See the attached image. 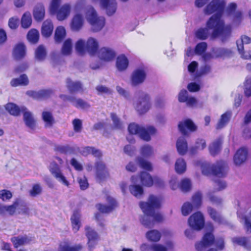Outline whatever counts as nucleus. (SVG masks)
<instances>
[{
	"label": "nucleus",
	"instance_id": "obj_47",
	"mask_svg": "<svg viewBox=\"0 0 251 251\" xmlns=\"http://www.w3.org/2000/svg\"><path fill=\"white\" fill-rule=\"evenodd\" d=\"M146 237L149 241L157 242L161 238V234L157 230H151L147 232Z\"/></svg>",
	"mask_w": 251,
	"mask_h": 251
},
{
	"label": "nucleus",
	"instance_id": "obj_5",
	"mask_svg": "<svg viewBox=\"0 0 251 251\" xmlns=\"http://www.w3.org/2000/svg\"><path fill=\"white\" fill-rule=\"evenodd\" d=\"M128 130L130 134H138L139 137L146 141L151 140V135L156 132V128L153 126H148L146 128L135 123L130 124Z\"/></svg>",
	"mask_w": 251,
	"mask_h": 251
},
{
	"label": "nucleus",
	"instance_id": "obj_45",
	"mask_svg": "<svg viewBox=\"0 0 251 251\" xmlns=\"http://www.w3.org/2000/svg\"><path fill=\"white\" fill-rule=\"evenodd\" d=\"M231 113L230 112H226L222 115L221 119L217 124V128L221 129L223 128L230 120Z\"/></svg>",
	"mask_w": 251,
	"mask_h": 251
},
{
	"label": "nucleus",
	"instance_id": "obj_23",
	"mask_svg": "<svg viewBox=\"0 0 251 251\" xmlns=\"http://www.w3.org/2000/svg\"><path fill=\"white\" fill-rule=\"evenodd\" d=\"M129 64L128 59L124 54L119 55L116 59V66L120 72L125 71Z\"/></svg>",
	"mask_w": 251,
	"mask_h": 251
},
{
	"label": "nucleus",
	"instance_id": "obj_54",
	"mask_svg": "<svg viewBox=\"0 0 251 251\" xmlns=\"http://www.w3.org/2000/svg\"><path fill=\"white\" fill-rule=\"evenodd\" d=\"M110 117L113 121L114 128L118 129H122L123 127L122 123L117 115L114 113H111Z\"/></svg>",
	"mask_w": 251,
	"mask_h": 251
},
{
	"label": "nucleus",
	"instance_id": "obj_18",
	"mask_svg": "<svg viewBox=\"0 0 251 251\" xmlns=\"http://www.w3.org/2000/svg\"><path fill=\"white\" fill-rule=\"evenodd\" d=\"M25 46L23 43H19L15 46L13 49V55L16 60H19L25 57Z\"/></svg>",
	"mask_w": 251,
	"mask_h": 251
},
{
	"label": "nucleus",
	"instance_id": "obj_36",
	"mask_svg": "<svg viewBox=\"0 0 251 251\" xmlns=\"http://www.w3.org/2000/svg\"><path fill=\"white\" fill-rule=\"evenodd\" d=\"M66 35V30L63 26H58L54 33V41L56 43L59 44L62 42Z\"/></svg>",
	"mask_w": 251,
	"mask_h": 251
},
{
	"label": "nucleus",
	"instance_id": "obj_19",
	"mask_svg": "<svg viewBox=\"0 0 251 251\" xmlns=\"http://www.w3.org/2000/svg\"><path fill=\"white\" fill-rule=\"evenodd\" d=\"M83 246L78 244L74 246H71L68 242L61 243L58 247L57 251H81Z\"/></svg>",
	"mask_w": 251,
	"mask_h": 251
},
{
	"label": "nucleus",
	"instance_id": "obj_20",
	"mask_svg": "<svg viewBox=\"0 0 251 251\" xmlns=\"http://www.w3.org/2000/svg\"><path fill=\"white\" fill-rule=\"evenodd\" d=\"M71 11V5L69 3L63 5L56 13L58 20L62 21L66 19L69 15Z\"/></svg>",
	"mask_w": 251,
	"mask_h": 251
},
{
	"label": "nucleus",
	"instance_id": "obj_28",
	"mask_svg": "<svg viewBox=\"0 0 251 251\" xmlns=\"http://www.w3.org/2000/svg\"><path fill=\"white\" fill-rule=\"evenodd\" d=\"M207 212L210 218L215 222L218 224H224L225 220L222 215L214 208L208 206Z\"/></svg>",
	"mask_w": 251,
	"mask_h": 251
},
{
	"label": "nucleus",
	"instance_id": "obj_7",
	"mask_svg": "<svg viewBox=\"0 0 251 251\" xmlns=\"http://www.w3.org/2000/svg\"><path fill=\"white\" fill-rule=\"evenodd\" d=\"M86 19L91 25L92 31L97 32L101 30L105 23L103 17H98L97 12L93 8H91L86 14Z\"/></svg>",
	"mask_w": 251,
	"mask_h": 251
},
{
	"label": "nucleus",
	"instance_id": "obj_61",
	"mask_svg": "<svg viewBox=\"0 0 251 251\" xmlns=\"http://www.w3.org/2000/svg\"><path fill=\"white\" fill-rule=\"evenodd\" d=\"M97 209L102 213H109L114 209V207L112 206H108L101 203H99L96 205Z\"/></svg>",
	"mask_w": 251,
	"mask_h": 251
},
{
	"label": "nucleus",
	"instance_id": "obj_58",
	"mask_svg": "<svg viewBox=\"0 0 251 251\" xmlns=\"http://www.w3.org/2000/svg\"><path fill=\"white\" fill-rule=\"evenodd\" d=\"M152 148L148 145L143 146L141 149V154L144 157H149L153 154Z\"/></svg>",
	"mask_w": 251,
	"mask_h": 251
},
{
	"label": "nucleus",
	"instance_id": "obj_56",
	"mask_svg": "<svg viewBox=\"0 0 251 251\" xmlns=\"http://www.w3.org/2000/svg\"><path fill=\"white\" fill-rule=\"evenodd\" d=\"M194 208L192 204L189 202H185L181 207V212L183 216L188 215Z\"/></svg>",
	"mask_w": 251,
	"mask_h": 251
},
{
	"label": "nucleus",
	"instance_id": "obj_34",
	"mask_svg": "<svg viewBox=\"0 0 251 251\" xmlns=\"http://www.w3.org/2000/svg\"><path fill=\"white\" fill-rule=\"evenodd\" d=\"M47 55L46 49L44 45H39L35 50V59L38 61H44Z\"/></svg>",
	"mask_w": 251,
	"mask_h": 251
},
{
	"label": "nucleus",
	"instance_id": "obj_63",
	"mask_svg": "<svg viewBox=\"0 0 251 251\" xmlns=\"http://www.w3.org/2000/svg\"><path fill=\"white\" fill-rule=\"evenodd\" d=\"M75 50L79 54H83L85 50V44L83 40H79L75 44Z\"/></svg>",
	"mask_w": 251,
	"mask_h": 251
},
{
	"label": "nucleus",
	"instance_id": "obj_60",
	"mask_svg": "<svg viewBox=\"0 0 251 251\" xmlns=\"http://www.w3.org/2000/svg\"><path fill=\"white\" fill-rule=\"evenodd\" d=\"M61 0H52L50 7V13L51 15H54L59 9Z\"/></svg>",
	"mask_w": 251,
	"mask_h": 251
},
{
	"label": "nucleus",
	"instance_id": "obj_55",
	"mask_svg": "<svg viewBox=\"0 0 251 251\" xmlns=\"http://www.w3.org/2000/svg\"><path fill=\"white\" fill-rule=\"evenodd\" d=\"M207 44L206 42H201L198 43L195 48V53L196 54L201 55L206 50Z\"/></svg>",
	"mask_w": 251,
	"mask_h": 251
},
{
	"label": "nucleus",
	"instance_id": "obj_15",
	"mask_svg": "<svg viewBox=\"0 0 251 251\" xmlns=\"http://www.w3.org/2000/svg\"><path fill=\"white\" fill-rule=\"evenodd\" d=\"M248 151L247 148L242 147L238 149L235 153L233 160L236 166H239L245 162L247 158Z\"/></svg>",
	"mask_w": 251,
	"mask_h": 251
},
{
	"label": "nucleus",
	"instance_id": "obj_9",
	"mask_svg": "<svg viewBox=\"0 0 251 251\" xmlns=\"http://www.w3.org/2000/svg\"><path fill=\"white\" fill-rule=\"evenodd\" d=\"M215 237L212 233H205L202 240L195 244V248L197 251H203L205 248L211 246L214 244Z\"/></svg>",
	"mask_w": 251,
	"mask_h": 251
},
{
	"label": "nucleus",
	"instance_id": "obj_10",
	"mask_svg": "<svg viewBox=\"0 0 251 251\" xmlns=\"http://www.w3.org/2000/svg\"><path fill=\"white\" fill-rule=\"evenodd\" d=\"M178 128L182 135L187 136L188 135L187 129L191 132H194L197 130V126L191 120L186 119L179 123Z\"/></svg>",
	"mask_w": 251,
	"mask_h": 251
},
{
	"label": "nucleus",
	"instance_id": "obj_59",
	"mask_svg": "<svg viewBox=\"0 0 251 251\" xmlns=\"http://www.w3.org/2000/svg\"><path fill=\"white\" fill-rule=\"evenodd\" d=\"M73 105L76 108H80L81 109L88 108L90 107V105L88 104V102L84 101L81 99H75V102L73 104Z\"/></svg>",
	"mask_w": 251,
	"mask_h": 251
},
{
	"label": "nucleus",
	"instance_id": "obj_33",
	"mask_svg": "<svg viewBox=\"0 0 251 251\" xmlns=\"http://www.w3.org/2000/svg\"><path fill=\"white\" fill-rule=\"evenodd\" d=\"M80 214L77 210L74 212L73 214L71 216V220L74 232L78 231L80 226Z\"/></svg>",
	"mask_w": 251,
	"mask_h": 251
},
{
	"label": "nucleus",
	"instance_id": "obj_38",
	"mask_svg": "<svg viewBox=\"0 0 251 251\" xmlns=\"http://www.w3.org/2000/svg\"><path fill=\"white\" fill-rule=\"evenodd\" d=\"M6 110L12 115L17 116L22 112V106L19 107L16 104L8 103L5 106Z\"/></svg>",
	"mask_w": 251,
	"mask_h": 251
},
{
	"label": "nucleus",
	"instance_id": "obj_27",
	"mask_svg": "<svg viewBox=\"0 0 251 251\" xmlns=\"http://www.w3.org/2000/svg\"><path fill=\"white\" fill-rule=\"evenodd\" d=\"M18 204V201H15L12 205L9 206L0 204V215L4 216L6 212H7L10 215H13L15 212L16 208Z\"/></svg>",
	"mask_w": 251,
	"mask_h": 251
},
{
	"label": "nucleus",
	"instance_id": "obj_49",
	"mask_svg": "<svg viewBox=\"0 0 251 251\" xmlns=\"http://www.w3.org/2000/svg\"><path fill=\"white\" fill-rule=\"evenodd\" d=\"M83 152V154L85 153H86V154H92L97 157H100L102 155V153L100 150L92 147L88 146L84 148Z\"/></svg>",
	"mask_w": 251,
	"mask_h": 251
},
{
	"label": "nucleus",
	"instance_id": "obj_29",
	"mask_svg": "<svg viewBox=\"0 0 251 251\" xmlns=\"http://www.w3.org/2000/svg\"><path fill=\"white\" fill-rule=\"evenodd\" d=\"M222 142V139L219 138L209 145V151L211 155L214 156L220 152L221 150Z\"/></svg>",
	"mask_w": 251,
	"mask_h": 251
},
{
	"label": "nucleus",
	"instance_id": "obj_57",
	"mask_svg": "<svg viewBox=\"0 0 251 251\" xmlns=\"http://www.w3.org/2000/svg\"><path fill=\"white\" fill-rule=\"evenodd\" d=\"M211 71V67L208 65H205L203 66H201L199 72H196L195 75V78L201 77L203 75H205Z\"/></svg>",
	"mask_w": 251,
	"mask_h": 251
},
{
	"label": "nucleus",
	"instance_id": "obj_12",
	"mask_svg": "<svg viewBox=\"0 0 251 251\" xmlns=\"http://www.w3.org/2000/svg\"><path fill=\"white\" fill-rule=\"evenodd\" d=\"M22 112L23 113V120L25 126L29 129L34 130L36 126V121L32 113L24 106H22Z\"/></svg>",
	"mask_w": 251,
	"mask_h": 251
},
{
	"label": "nucleus",
	"instance_id": "obj_21",
	"mask_svg": "<svg viewBox=\"0 0 251 251\" xmlns=\"http://www.w3.org/2000/svg\"><path fill=\"white\" fill-rule=\"evenodd\" d=\"M45 10L43 4L37 3L34 8L33 15L37 22L42 21L45 17Z\"/></svg>",
	"mask_w": 251,
	"mask_h": 251
},
{
	"label": "nucleus",
	"instance_id": "obj_4",
	"mask_svg": "<svg viewBox=\"0 0 251 251\" xmlns=\"http://www.w3.org/2000/svg\"><path fill=\"white\" fill-rule=\"evenodd\" d=\"M134 104L136 110L140 114L146 113L151 105L150 95L142 90L137 91L134 95Z\"/></svg>",
	"mask_w": 251,
	"mask_h": 251
},
{
	"label": "nucleus",
	"instance_id": "obj_13",
	"mask_svg": "<svg viewBox=\"0 0 251 251\" xmlns=\"http://www.w3.org/2000/svg\"><path fill=\"white\" fill-rule=\"evenodd\" d=\"M96 170V177L100 181L104 180L109 176V173L105 164L101 162L98 161L95 164Z\"/></svg>",
	"mask_w": 251,
	"mask_h": 251
},
{
	"label": "nucleus",
	"instance_id": "obj_30",
	"mask_svg": "<svg viewBox=\"0 0 251 251\" xmlns=\"http://www.w3.org/2000/svg\"><path fill=\"white\" fill-rule=\"evenodd\" d=\"M54 151L65 154H75L76 152L75 148L69 145L64 146L55 145L54 146Z\"/></svg>",
	"mask_w": 251,
	"mask_h": 251
},
{
	"label": "nucleus",
	"instance_id": "obj_41",
	"mask_svg": "<svg viewBox=\"0 0 251 251\" xmlns=\"http://www.w3.org/2000/svg\"><path fill=\"white\" fill-rule=\"evenodd\" d=\"M140 220L142 224L147 228H152L154 226V221L150 215L144 214Z\"/></svg>",
	"mask_w": 251,
	"mask_h": 251
},
{
	"label": "nucleus",
	"instance_id": "obj_17",
	"mask_svg": "<svg viewBox=\"0 0 251 251\" xmlns=\"http://www.w3.org/2000/svg\"><path fill=\"white\" fill-rule=\"evenodd\" d=\"M99 43L98 41L92 37H90L85 44V50L91 55H95L98 51Z\"/></svg>",
	"mask_w": 251,
	"mask_h": 251
},
{
	"label": "nucleus",
	"instance_id": "obj_31",
	"mask_svg": "<svg viewBox=\"0 0 251 251\" xmlns=\"http://www.w3.org/2000/svg\"><path fill=\"white\" fill-rule=\"evenodd\" d=\"M83 21L82 16L80 14L75 15L72 19L71 29L73 31H79L83 25Z\"/></svg>",
	"mask_w": 251,
	"mask_h": 251
},
{
	"label": "nucleus",
	"instance_id": "obj_37",
	"mask_svg": "<svg viewBox=\"0 0 251 251\" xmlns=\"http://www.w3.org/2000/svg\"><path fill=\"white\" fill-rule=\"evenodd\" d=\"M142 184L148 187H150L153 184V178L149 173L146 172H142L140 176Z\"/></svg>",
	"mask_w": 251,
	"mask_h": 251
},
{
	"label": "nucleus",
	"instance_id": "obj_32",
	"mask_svg": "<svg viewBox=\"0 0 251 251\" xmlns=\"http://www.w3.org/2000/svg\"><path fill=\"white\" fill-rule=\"evenodd\" d=\"M66 86L71 93L78 92L82 89V84L80 82H73L70 78L66 79Z\"/></svg>",
	"mask_w": 251,
	"mask_h": 251
},
{
	"label": "nucleus",
	"instance_id": "obj_52",
	"mask_svg": "<svg viewBox=\"0 0 251 251\" xmlns=\"http://www.w3.org/2000/svg\"><path fill=\"white\" fill-rule=\"evenodd\" d=\"M179 187L181 190L183 192L189 191L191 188V181L187 178L182 180L180 183Z\"/></svg>",
	"mask_w": 251,
	"mask_h": 251
},
{
	"label": "nucleus",
	"instance_id": "obj_8",
	"mask_svg": "<svg viewBox=\"0 0 251 251\" xmlns=\"http://www.w3.org/2000/svg\"><path fill=\"white\" fill-rule=\"evenodd\" d=\"M189 226L196 231L201 230L204 226V218L200 211L195 212L188 219Z\"/></svg>",
	"mask_w": 251,
	"mask_h": 251
},
{
	"label": "nucleus",
	"instance_id": "obj_48",
	"mask_svg": "<svg viewBox=\"0 0 251 251\" xmlns=\"http://www.w3.org/2000/svg\"><path fill=\"white\" fill-rule=\"evenodd\" d=\"M186 163L182 158L178 159L175 163V169L178 174L183 173L186 170Z\"/></svg>",
	"mask_w": 251,
	"mask_h": 251
},
{
	"label": "nucleus",
	"instance_id": "obj_1",
	"mask_svg": "<svg viewBox=\"0 0 251 251\" xmlns=\"http://www.w3.org/2000/svg\"><path fill=\"white\" fill-rule=\"evenodd\" d=\"M210 29H213L210 35L211 40L219 38L220 42L223 44L227 42L232 36V27L231 25H226V26L214 25L213 27L210 28L207 25V21L206 27L198 29L195 33V36L200 40H206L209 36Z\"/></svg>",
	"mask_w": 251,
	"mask_h": 251
},
{
	"label": "nucleus",
	"instance_id": "obj_39",
	"mask_svg": "<svg viewBox=\"0 0 251 251\" xmlns=\"http://www.w3.org/2000/svg\"><path fill=\"white\" fill-rule=\"evenodd\" d=\"M72 42L70 38L67 39L63 43L61 48V53L63 55L68 56L72 53Z\"/></svg>",
	"mask_w": 251,
	"mask_h": 251
},
{
	"label": "nucleus",
	"instance_id": "obj_26",
	"mask_svg": "<svg viewBox=\"0 0 251 251\" xmlns=\"http://www.w3.org/2000/svg\"><path fill=\"white\" fill-rule=\"evenodd\" d=\"M33 240V238L31 237H28L25 235L22 237H14L11 238V241L13 244L15 248L30 243Z\"/></svg>",
	"mask_w": 251,
	"mask_h": 251
},
{
	"label": "nucleus",
	"instance_id": "obj_16",
	"mask_svg": "<svg viewBox=\"0 0 251 251\" xmlns=\"http://www.w3.org/2000/svg\"><path fill=\"white\" fill-rule=\"evenodd\" d=\"M146 77V74L144 70L141 69L136 70L132 75L131 83L132 85L136 86L142 83Z\"/></svg>",
	"mask_w": 251,
	"mask_h": 251
},
{
	"label": "nucleus",
	"instance_id": "obj_14",
	"mask_svg": "<svg viewBox=\"0 0 251 251\" xmlns=\"http://www.w3.org/2000/svg\"><path fill=\"white\" fill-rule=\"evenodd\" d=\"M211 51L215 58L229 57L233 54L230 49L222 47L212 48Z\"/></svg>",
	"mask_w": 251,
	"mask_h": 251
},
{
	"label": "nucleus",
	"instance_id": "obj_62",
	"mask_svg": "<svg viewBox=\"0 0 251 251\" xmlns=\"http://www.w3.org/2000/svg\"><path fill=\"white\" fill-rule=\"evenodd\" d=\"M42 191L41 186L39 184L33 185L32 189L29 191V194L31 197H35L40 195Z\"/></svg>",
	"mask_w": 251,
	"mask_h": 251
},
{
	"label": "nucleus",
	"instance_id": "obj_35",
	"mask_svg": "<svg viewBox=\"0 0 251 251\" xmlns=\"http://www.w3.org/2000/svg\"><path fill=\"white\" fill-rule=\"evenodd\" d=\"M42 118L45 123L46 127H51L55 123L54 118L50 112L43 111L42 114Z\"/></svg>",
	"mask_w": 251,
	"mask_h": 251
},
{
	"label": "nucleus",
	"instance_id": "obj_6",
	"mask_svg": "<svg viewBox=\"0 0 251 251\" xmlns=\"http://www.w3.org/2000/svg\"><path fill=\"white\" fill-rule=\"evenodd\" d=\"M201 171L204 175H212L219 177H225L227 173L226 164L222 162L212 165L202 164Z\"/></svg>",
	"mask_w": 251,
	"mask_h": 251
},
{
	"label": "nucleus",
	"instance_id": "obj_51",
	"mask_svg": "<svg viewBox=\"0 0 251 251\" xmlns=\"http://www.w3.org/2000/svg\"><path fill=\"white\" fill-rule=\"evenodd\" d=\"M232 241L234 244L243 246L244 248H247L248 239L245 237H235L232 239Z\"/></svg>",
	"mask_w": 251,
	"mask_h": 251
},
{
	"label": "nucleus",
	"instance_id": "obj_44",
	"mask_svg": "<svg viewBox=\"0 0 251 251\" xmlns=\"http://www.w3.org/2000/svg\"><path fill=\"white\" fill-rule=\"evenodd\" d=\"M86 233L88 240H99L100 236L98 233L89 226L85 227Z\"/></svg>",
	"mask_w": 251,
	"mask_h": 251
},
{
	"label": "nucleus",
	"instance_id": "obj_2",
	"mask_svg": "<svg viewBox=\"0 0 251 251\" xmlns=\"http://www.w3.org/2000/svg\"><path fill=\"white\" fill-rule=\"evenodd\" d=\"M225 6L226 2L224 0H212L207 5L204 10L205 14L210 15L216 12L207 21L209 27H213L214 25L226 26L224 21L221 19Z\"/></svg>",
	"mask_w": 251,
	"mask_h": 251
},
{
	"label": "nucleus",
	"instance_id": "obj_40",
	"mask_svg": "<svg viewBox=\"0 0 251 251\" xmlns=\"http://www.w3.org/2000/svg\"><path fill=\"white\" fill-rule=\"evenodd\" d=\"M129 189L131 194L137 198H141L144 193L143 187L139 185H131Z\"/></svg>",
	"mask_w": 251,
	"mask_h": 251
},
{
	"label": "nucleus",
	"instance_id": "obj_53",
	"mask_svg": "<svg viewBox=\"0 0 251 251\" xmlns=\"http://www.w3.org/2000/svg\"><path fill=\"white\" fill-rule=\"evenodd\" d=\"M49 170L54 177H56L57 175L61 172L59 165L54 161L50 163Z\"/></svg>",
	"mask_w": 251,
	"mask_h": 251
},
{
	"label": "nucleus",
	"instance_id": "obj_64",
	"mask_svg": "<svg viewBox=\"0 0 251 251\" xmlns=\"http://www.w3.org/2000/svg\"><path fill=\"white\" fill-rule=\"evenodd\" d=\"M241 219L242 221H244V227L247 233L250 234L251 233V222L247 217V216L245 215H243L241 217Z\"/></svg>",
	"mask_w": 251,
	"mask_h": 251
},
{
	"label": "nucleus",
	"instance_id": "obj_24",
	"mask_svg": "<svg viewBox=\"0 0 251 251\" xmlns=\"http://www.w3.org/2000/svg\"><path fill=\"white\" fill-rule=\"evenodd\" d=\"M176 147L178 153L184 155L188 151V144L184 137H180L176 141Z\"/></svg>",
	"mask_w": 251,
	"mask_h": 251
},
{
	"label": "nucleus",
	"instance_id": "obj_42",
	"mask_svg": "<svg viewBox=\"0 0 251 251\" xmlns=\"http://www.w3.org/2000/svg\"><path fill=\"white\" fill-rule=\"evenodd\" d=\"M31 16L29 12L24 14L21 19V25L24 28H28L31 25Z\"/></svg>",
	"mask_w": 251,
	"mask_h": 251
},
{
	"label": "nucleus",
	"instance_id": "obj_50",
	"mask_svg": "<svg viewBox=\"0 0 251 251\" xmlns=\"http://www.w3.org/2000/svg\"><path fill=\"white\" fill-rule=\"evenodd\" d=\"M137 162L141 168L147 171L152 170V166L151 163L144 160L141 157L137 158Z\"/></svg>",
	"mask_w": 251,
	"mask_h": 251
},
{
	"label": "nucleus",
	"instance_id": "obj_11",
	"mask_svg": "<svg viewBox=\"0 0 251 251\" xmlns=\"http://www.w3.org/2000/svg\"><path fill=\"white\" fill-rule=\"evenodd\" d=\"M115 51L110 48L103 47L99 51L98 56L100 59L109 62L113 60L116 57Z\"/></svg>",
	"mask_w": 251,
	"mask_h": 251
},
{
	"label": "nucleus",
	"instance_id": "obj_3",
	"mask_svg": "<svg viewBox=\"0 0 251 251\" xmlns=\"http://www.w3.org/2000/svg\"><path fill=\"white\" fill-rule=\"evenodd\" d=\"M140 207L144 214L150 215L154 221L161 222L163 220L162 216L159 213H155V209L160 207L159 199L154 195L150 196L148 202H140Z\"/></svg>",
	"mask_w": 251,
	"mask_h": 251
},
{
	"label": "nucleus",
	"instance_id": "obj_46",
	"mask_svg": "<svg viewBox=\"0 0 251 251\" xmlns=\"http://www.w3.org/2000/svg\"><path fill=\"white\" fill-rule=\"evenodd\" d=\"M27 38L31 43H37L39 38V33L38 31L35 29H31L27 33Z\"/></svg>",
	"mask_w": 251,
	"mask_h": 251
},
{
	"label": "nucleus",
	"instance_id": "obj_25",
	"mask_svg": "<svg viewBox=\"0 0 251 251\" xmlns=\"http://www.w3.org/2000/svg\"><path fill=\"white\" fill-rule=\"evenodd\" d=\"M29 84V79L26 74H22L19 77L13 78L10 81L12 87L18 86H27Z\"/></svg>",
	"mask_w": 251,
	"mask_h": 251
},
{
	"label": "nucleus",
	"instance_id": "obj_43",
	"mask_svg": "<svg viewBox=\"0 0 251 251\" xmlns=\"http://www.w3.org/2000/svg\"><path fill=\"white\" fill-rule=\"evenodd\" d=\"M192 201L195 209L199 208L202 203V194L200 192L196 193L192 198Z\"/></svg>",
	"mask_w": 251,
	"mask_h": 251
},
{
	"label": "nucleus",
	"instance_id": "obj_22",
	"mask_svg": "<svg viewBox=\"0 0 251 251\" xmlns=\"http://www.w3.org/2000/svg\"><path fill=\"white\" fill-rule=\"evenodd\" d=\"M53 29V25L51 20H46L42 24L41 34L43 37L49 38L51 35Z\"/></svg>",
	"mask_w": 251,
	"mask_h": 251
}]
</instances>
